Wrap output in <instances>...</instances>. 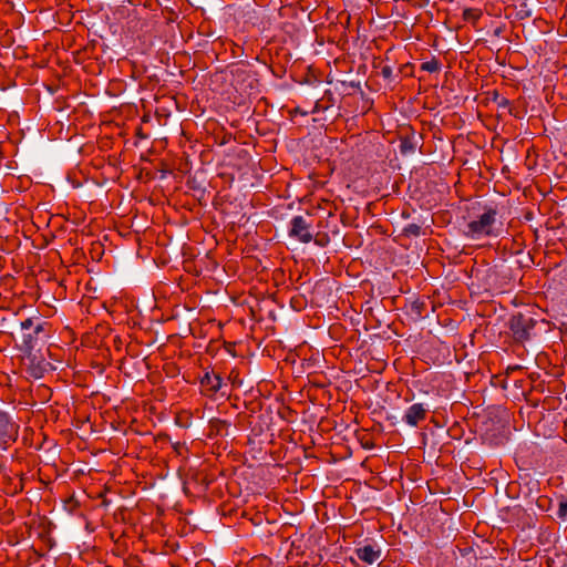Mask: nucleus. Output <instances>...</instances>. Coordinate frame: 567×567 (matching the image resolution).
<instances>
[{
    "label": "nucleus",
    "instance_id": "1",
    "mask_svg": "<svg viewBox=\"0 0 567 567\" xmlns=\"http://www.w3.org/2000/svg\"><path fill=\"white\" fill-rule=\"evenodd\" d=\"M50 337V324L38 317L27 318L20 323V338L17 347L21 352L35 351Z\"/></svg>",
    "mask_w": 567,
    "mask_h": 567
},
{
    "label": "nucleus",
    "instance_id": "12",
    "mask_svg": "<svg viewBox=\"0 0 567 567\" xmlns=\"http://www.w3.org/2000/svg\"><path fill=\"white\" fill-rule=\"evenodd\" d=\"M557 515L561 519H566L567 518V496L561 495L559 497Z\"/></svg>",
    "mask_w": 567,
    "mask_h": 567
},
{
    "label": "nucleus",
    "instance_id": "3",
    "mask_svg": "<svg viewBox=\"0 0 567 567\" xmlns=\"http://www.w3.org/2000/svg\"><path fill=\"white\" fill-rule=\"evenodd\" d=\"M22 353V361L24 367L27 368V373L29 374V377L33 379L43 378L45 372H48L49 369L51 368V364L45 360V358L35 351Z\"/></svg>",
    "mask_w": 567,
    "mask_h": 567
},
{
    "label": "nucleus",
    "instance_id": "17",
    "mask_svg": "<svg viewBox=\"0 0 567 567\" xmlns=\"http://www.w3.org/2000/svg\"><path fill=\"white\" fill-rule=\"evenodd\" d=\"M326 97H327V99H328V101H329V102H331L332 104L334 103V100H333V97H332V94H331V93H330V91H328V90L324 92V95H323V96H321V102H322Z\"/></svg>",
    "mask_w": 567,
    "mask_h": 567
},
{
    "label": "nucleus",
    "instance_id": "23",
    "mask_svg": "<svg viewBox=\"0 0 567 567\" xmlns=\"http://www.w3.org/2000/svg\"><path fill=\"white\" fill-rule=\"evenodd\" d=\"M315 512L316 513L318 512V505L317 504L315 505Z\"/></svg>",
    "mask_w": 567,
    "mask_h": 567
},
{
    "label": "nucleus",
    "instance_id": "9",
    "mask_svg": "<svg viewBox=\"0 0 567 567\" xmlns=\"http://www.w3.org/2000/svg\"><path fill=\"white\" fill-rule=\"evenodd\" d=\"M200 384L207 393L213 395L221 388L223 379L218 374L206 372L200 379Z\"/></svg>",
    "mask_w": 567,
    "mask_h": 567
},
{
    "label": "nucleus",
    "instance_id": "15",
    "mask_svg": "<svg viewBox=\"0 0 567 567\" xmlns=\"http://www.w3.org/2000/svg\"><path fill=\"white\" fill-rule=\"evenodd\" d=\"M215 429L217 430V432H220L224 427H228V423L226 421H223V420H215L213 422Z\"/></svg>",
    "mask_w": 567,
    "mask_h": 567
},
{
    "label": "nucleus",
    "instance_id": "20",
    "mask_svg": "<svg viewBox=\"0 0 567 567\" xmlns=\"http://www.w3.org/2000/svg\"><path fill=\"white\" fill-rule=\"evenodd\" d=\"M318 110H319V100H317V101L315 102V105H313V110H312V112L315 113V112H317Z\"/></svg>",
    "mask_w": 567,
    "mask_h": 567
},
{
    "label": "nucleus",
    "instance_id": "18",
    "mask_svg": "<svg viewBox=\"0 0 567 567\" xmlns=\"http://www.w3.org/2000/svg\"><path fill=\"white\" fill-rule=\"evenodd\" d=\"M323 202H326V200H324V199H321V207H320L321 213H322V212H327V214H328L329 216H331V209H330V208H328V207H326V206H323Z\"/></svg>",
    "mask_w": 567,
    "mask_h": 567
},
{
    "label": "nucleus",
    "instance_id": "22",
    "mask_svg": "<svg viewBox=\"0 0 567 567\" xmlns=\"http://www.w3.org/2000/svg\"><path fill=\"white\" fill-rule=\"evenodd\" d=\"M402 148H403V151L406 148V143L402 144Z\"/></svg>",
    "mask_w": 567,
    "mask_h": 567
},
{
    "label": "nucleus",
    "instance_id": "5",
    "mask_svg": "<svg viewBox=\"0 0 567 567\" xmlns=\"http://www.w3.org/2000/svg\"><path fill=\"white\" fill-rule=\"evenodd\" d=\"M312 224L303 216H295L290 221L289 236L308 244L313 239Z\"/></svg>",
    "mask_w": 567,
    "mask_h": 567
},
{
    "label": "nucleus",
    "instance_id": "4",
    "mask_svg": "<svg viewBox=\"0 0 567 567\" xmlns=\"http://www.w3.org/2000/svg\"><path fill=\"white\" fill-rule=\"evenodd\" d=\"M536 321L530 316L517 313L509 320V328L517 341H526L530 338V332L535 328Z\"/></svg>",
    "mask_w": 567,
    "mask_h": 567
},
{
    "label": "nucleus",
    "instance_id": "21",
    "mask_svg": "<svg viewBox=\"0 0 567 567\" xmlns=\"http://www.w3.org/2000/svg\"><path fill=\"white\" fill-rule=\"evenodd\" d=\"M328 107H329L328 105H322L321 104V110H328Z\"/></svg>",
    "mask_w": 567,
    "mask_h": 567
},
{
    "label": "nucleus",
    "instance_id": "13",
    "mask_svg": "<svg viewBox=\"0 0 567 567\" xmlns=\"http://www.w3.org/2000/svg\"><path fill=\"white\" fill-rule=\"evenodd\" d=\"M405 235L419 236L421 234V227L417 224H409L403 229Z\"/></svg>",
    "mask_w": 567,
    "mask_h": 567
},
{
    "label": "nucleus",
    "instance_id": "19",
    "mask_svg": "<svg viewBox=\"0 0 567 567\" xmlns=\"http://www.w3.org/2000/svg\"><path fill=\"white\" fill-rule=\"evenodd\" d=\"M328 241H329V237L326 234L321 233V239H320L321 247L324 246Z\"/></svg>",
    "mask_w": 567,
    "mask_h": 567
},
{
    "label": "nucleus",
    "instance_id": "10",
    "mask_svg": "<svg viewBox=\"0 0 567 567\" xmlns=\"http://www.w3.org/2000/svg\"><path fill=\"white\" fill-rule=\"evenodd\" d=\"M321 462H330L327 455H332L331 451H324L323 447H327L326 437L322 435L323 432H327L333 427V422L328 420L324 416H321Z\"/></svg>",
    "mask_w": 567,
    "mask_h": 567
},
{
    "label": "nucleus",
    "instance_id": "6",
    "mask_svg": "<svg viewBox=\"0 0 567 567\" xmlns=\"http://www.w3.org/2000/svg\"><path fill=\"white\" fill-rule=\"evenodd\" d=\"M19 425L3 411H0V445L7 446L18 437Z\"/></svg>",
    "mask_w": 567,
    "mask_h": 567
},
{
    "label": "nucleus",
    "instance_id": "2",
    "mask_svg": "<svg viewBox=\"0 0 567 567\" xmlns=\"http://www.w3.org/2000/svg\"><path fill=\"white\" fill-rule=\"evenodd\" d=\"M497 210L494 207H485L484 210L468 220L464 227V235L471 239L483 237H496L499 230L496 229Z\"/></svg>",
    "mask_w": 567,
    "mask_h": 567
},
{
    "label": "nucleus",
    "instance_id": "7",
    "mask_svg": "<svg viewBox=\"0 0 567 567\" xmlns=\"http://www.w3.org/2000/svg\"><path fill=\"white\" fill-rule=\"evenodd\" d=\"M429 409L423 403H414L405 411L403 421L410 426H417L426 417Z\"/></svg>",
    "mask_w": 567,
    "mask_h": 567
},
{
    "label": "nucleus",
    "instance_id": "8",
    "mask_svg": "<svg viewBox=\"0 0 567 567\" xmlns=\"http://www.w3.org/2000/svg\"><path fill=\"white\" fill-rule=\"evenodd\" d=\"M355 555L360 560L371 565L380 558L381 550L375 545L367 544L361 547H358L355 549Z\"/></svg>",
    "mask_w": 567,
    "mask_h": 567
},
{
    "label": "nucleus",
    "instance_id": "16",
    "mask_svg": "<svg viewBox=\"0 0 567 567\" xmlns=\"http://www.w3.org/2000/svg\"><path fill=\"white\" fill-rule=\"evenodd\" d=\"M392 73H393V70L389 65L383 66L381 70L382 76L388 80H390L392 78Z\"/></svg>",
    "mask_w": 567,
    "mask_h": 567
},
{
    "label": "nucleus",
    "instance_id": "14",
    "mask_svg": "<svg viewBox=\"0 0 567 567\" xmlns=\"http://www.w3.org/2000/svg\"><path fill=\"white\" fill-rule=\"evenodd\" d=\"M321 406L323 405L324 401H330L332 399V393L330 389H324L323 383L321 382Z\"/></svg>",
    "mask_w": 567,
    "mask_h": 567
},
{
    "label": "nucleus",
    "instance_id": "11",
    "mask_svg": "<svg viewBox=\"0 0 567 567\" xmlns=\"http://www.w3.org/2000/svg\"><path fill=\"white\" fill-rule=\"evenodd\" d=\"M440 68H441V64L436 59H432L430 61L423 62L421 65V69L423 71H426L430 73L437 72L440 70Z\"/></svg>",
    "mask_w": 567,
    "mask_h": 567
}]
</instances>
